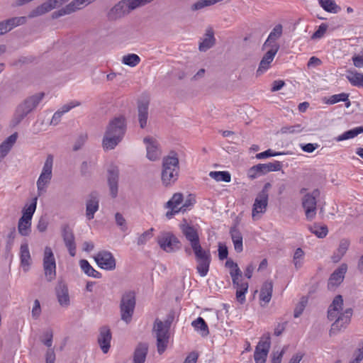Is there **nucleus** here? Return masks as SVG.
I'll return each instance as SVG.
<instances>
[{"mask_svg": "<svg viewBox=\"0 0 363 363\" xmlns=\"http://www.w3.org/2000/svg\"><path fill=\"white\" fill-rule=\"evenodd\" d=\"M352 308H343V298L341 295L336 296L328 310V318L334 323L330 330V335L337 334L350 323L352 315Z\"/></svg>", "mask_w": 363, "mask_h": 363, "instance_id": "obj_1", "label": "nucleus"}, {"mask_svg": "<svg viewBox=\"0 0 363 363\" xmlns=\"http://www.w3.org/2000/svg\"><path fill=\"white\" fill-rule=\"evenodd\" d=\"M126 131V123L123 116L116 117L110 121L103 139V147L113 150L123 140Z\"/></svg>", "mask_w": 363, "mask_h": 363, "instance_id": "obj_2", "label": "nucleus"}, {"mask_svg": "<svg viewBox=\"0 0 363 363\" xmlns=\"http://www.w3.org/2000/svg\"><path fill=\"white\" fill-rule=\"evenodd\" d=\"M44 96L45 94L40 92L25 99L17 106L11 121V125L15 127L18 125L28 113L38 106Z\"/></svg>", "mask_w": 363, "mask_h": 363, "instance_id": "obj_3", "label": "nucleus"}, {"mask_svg": "<svg viewBox=\"0 0 363 363\" xmlns=\"http://www.w3.org/2000/svg\"><path fill=\"white\" fill-rule=\"evenodd\" d=\"M179 159L175 152H171L162 160V182L164 186L173 184L179 177Z\"/></svg>", "mask_w": 363, "mask_h": 363, "instance_id": "obj_4", "label": "nucleus"}, {"mask_svg": "<svg viewBox=\"0 0 363 363\" xmlns=\"http://www.w3.org/2000/svg\"><path fill=\"white\" fill-rule=\"evenodd\" d=\"M53 161V156L48 155L36 182L38 196H42L47 191V189L50 184L52 177Z\"/></svg>", "mask_w": 363, "mask_h": 363, "instance_id": "obj_5", "label": "nucleus"}, {"mask_svg": "<svg viewBox=\"0 0 363 363\" xmlns=\"http://www.w3.org/2000/svg\"><path fill=\"white\" fill-rule=\"evenodd\" d=\"M270 187V183H266L255 199L252 211V217L254 220H258L267 210L269 199L268 191Z\"/></svg>", "mask_w": 363, "mask_h": 363, "instance_id": "obj_6", "label": "nucleus"}, {"mask_svg": "<svg viewBox=\"0 0 363 363\" xmlns=\"http://www.w3.org/2000/svg\"><path fill=\"white\" fill-rule=\"evenodd\" d=\"M135 307V293L133 291H128L123 294L120 303L121 320L125 321L126 323H129L132 320Z\"/></svg>", "mask_w": 363, "mask_h": 363, "instance_id": "obj_7", "label": "nucleus"}, {"mask_svg": "<svg viewBox=\"0 0 363 363\" xmlns=\"http://www.w3.org/2000/svg\"><path fill=\"white\" fill-rule=\"evenodd\" d=\"M157 242L162 250L168 253L179 250L181 247L179 239L169 231H162L157 238Z\"/></svg>", "mask_w": 363, "mask_h": 363, "instance_id": "obj_8", "label": "nucleus"}, {"mask_svg": "<svg viewBox=\"0 0 363 363\" xmlns=\"http://www.w3.org/2000/svg\"><path fill=\"white\" fill-rule=\"evenodd\" d=\"M169 327L161 320L156 319L154 323L153 332L157 338V352L162 354L167 348L169 340Z\"/></svg>", "mask_w": 363, "mask_h": 363, "instance_id": "obj_9", "label": "nucleus"}, {"mask_svg": "<svg viewBox=\"0 0 363 363\" xmlns=\"http://www.w3.org/2000/svg\"><path fill=\"white\" fill-rule=\"evenodd\" d=\"M320 195L318 189H314L311 193L306 194L302 198V206L305 210L306 218L312 220L316 214V199Z\"/></svg>", "mask_w": 363, "mask_h": 363, "instance_id": "obj_10", "label": "nucleus"}, {"mask_svg": "<svg viewBox=\"0 0 363 363\" xmlns=\"http://www.w3.org/2000/svg\"><path fill=\"white\" fill-rule=\"evenodd\" d=\"M282 164L279 161H274L266 164H258L249 169L247 175L250 179H255L270 172L279 171Z\"/></svg>", "mask_w": 363, "mask_h": 363, "instance_id": "obj_11", "label": "nucleus"}, {"mask_svg": "<svg viewBox=\"0 0 363 363\" xmlns=\"http://www.w3.org/2000/svg\"><path fill=\"white\" fill-rule=\"evenodd\" d=\"M270 345V334L264 333L255 347L254 353L255 363H265Z\"/></svg>", "mask_w": 363, "mask_h": 363, "instance_id": "obj_12", "label": "nucleus"}, {"mask_svg": "<svg viewBox=\"0 0 363 363\" xmlns=\"http://www.w3.org/2000/svg\"><path fill=\"white\" fill-rule=\"evenodd\" d=\"M43 269L45 275L48 281H51L56 277L55 259L50 247H45L43 257Z\"/></svg>", "mask_w": 363, "mask_h": 363, "instance_id": "obj_13", "label": "nucleus"}, {"mask_svg": "<svg viewBox=\"0 0 363 363\" xmlns=\"http://www.w3.org/2000/svg\"><path fill=\"white\" fill-rule=\"evenodd\" d=\"M98 266L106 270H113L116 268V260L112 254L107 251L99 252L94 257Z\"/></svg>", "mask_w": 363, "mask_h": 363, "instance_id": "obj_14", "label": "nucleus"}, {"mask_svg": "<svg viewBox=\"0 0 363 363\" xmlns=\"http://www.w3.org/2000/svg\"><path fill=\"white\" fill-rule=\"evenodd\" d=\"M146 145L147 157L150 161L158 160L161 155V150L158 141L152 137H145L143 139Z\"/></svg>", "mask_w": 363, "mask_h": 363, "instance_id": "obj_15", "label": "nucleus"}, {"mask_svg": "<svg viewBox=\"0 0 363 363\" xmlns=\"http://www.w3.org/2000/svg\"><path fill=\"white\" fill-rule=\"evenodd\" d=\"M347 271V265L343 263L331 274L328 281L329 290L335 289L343 281Z\"/></svg>", "mask_w": 363, "mask_h": 363, "instance_id": "obj_16", "label": "nucleus"}, {"mask_svg": "<svg viewBox=\"0 0 363 363\" xmlns=\"http://www.w3.org/2000/svg\"><path fill=\"white\" fill-rule=\"evenodd\" d=\"M107 172L110 194L113 198H116L118 190L119 169L117 166L111 164Z\"/></svg>", "mask_w": 363, "mask_h": 363, "instance_id": "obj_17", "label": "nucleus"}, {"mask_svg": "<svg viewBox=\"0 0 363 363\" xmlns=\"http://www.w3.org/2000/svg\"><path fill=\"white\" fill-rule=\"evenodd\" d=\"M55 294L60 305L67 307L70 304V297L67 284L63 280H59L55 286Z\"/></svg>", "mask_w": 363, "mask_h": 363, "instance_id": "obj_18", "label": "nucleus"}, {"mask_svg": "<svg viewBox=\"0 0 363 363\" xmlns=\"http://www.w3.org/2000/svg\"><path fill=\"white\" fill-rule=\"evenodd\" d=\"M180 229L186 239L189 242L191 247L200 242L197 229L189 224L186 220L180 224Z\"/></svg>", "mask_w": 363, "mask_h": 363, "instance_id": "obj_19", "label": "nucleus"}, {"mask_svg": "<svg viewBox=\"0 0 363 363\" xmlns=\"http://www.w3.org/2000/svg\"><path fill=\"white\" fill-rule=\"evenodd\" d=\"M279 49V45L277 43H274L272 45V48L269 50H268L264 57H262L259 67L257 70V73L259 74H262L264 71L268 69L269 67L270 63L273 61L276 54L277 53Z\"/></svg>", "mask_w": 363, "mask_h": 363, "instance_id": "obj_20", "label": "nucleus"}, {"mask_svg": "<svg viewBox=\"0 0 363 363\" xmlns=\"http://www.w3.org/2000/svg\"><path fill=\"white\" fill-rule=\"evenodd\" d=\"M183 200V195L180 193H176L172 196V199L167 202L166 208L170 209V211L166 213V217L168 219L172 218L174 215L182 211V206H179L182 204Z\"/></svg>", "mask_w": 363, "mask_h": 363, "instance_id": "obj_21", "label": "nucleus"}, {"mask_svg": "<svg viewBox=\"0 0 363 363\" xmlns=\"http://www.w3.org/2000/svg\"><path fill=\"white\" fill-rule=\"evenodd\" d=\"M111 338V330L107 326H103L99 329L97 342L104 354H106L110 349Z\"/></svg>", "mask_w": 363, "mask_h": 363, "instance_id": "obj_22", "label": "nucleus"}, {"mask_svg": "<svg viewBox=\"0 0 363 363\" xmlns=\"http://www.w3.org/2000/svg\"><path fill=\"white\" fill-rule=\"evenodd\" d=\"M231 278L233 284L236 289V298L240 303H243L245 301V294L248 289V283L243 280L242 275Z\"/></svg>", "mask_w": 363, "mask_h": 363, "instance_id": "obj_23", "label": "nucleus"}, {"mask_svg": "<svg viewBox=\"0 0 363 363\" xmlns=\"http://www.w3.org/2000/svg\"><path fill=\"white\" fill-rule=\"evenodd\" d=\"M62 236L65 246L68 249L69 253L72 257L76 255L75 238L72 229L65 225L62 228Z\"/></svg>", "mask_w": 363, "mask_h": 363, "instance_id": "obj_24", "label": "nucleus"}, {"mask_svg": "<svg viewBox=\"0 0 363 363\" xmlns=\"http://www.w3.org/2000/svg\"><path fill=\"white\" fill-rule=\"evenodd\" d=\"M80 102L77 101H71L67 104L63 105L58 111H57L52 116L50 121V125H57L61 121L62 116L69 112L73 108L79 106Z\"/></svg>", "mask_w": 363, "mask_h": 363, "instance_id": "obj_25", "label": "nucleus"}, {"mask_svg": "<svg viewBox=\"0 0 363 363\" xmlns=\"http://www.w3.org/2000/svg\"><path fill=\"white\" fill-rule=\"evenodd\" d=\"M216 43L214 32L212 28H208L206 30L203 38L199 43V49L201 52H206L212 48Z\"/></svg>", "mask_w": 363, "mask_h": 363, "instance_id": "obj_26", "label": "nucleus"}, {"mask_svg": "<svg viewBox=\"0 0 363 363\" xmlns=\"http://www.w3.org/2000/svg\"><path fill=\"white\" fill-rule=\"evenodd\" d=\"M57 6V1H56V0H48L32 11L30 14V17H35L43 15Z\"/></svg>", "mask_w": 363, "mask_h": 363, "instance_id": "obj_27", "label": "nucleus"}, {"mask_svg": "<svg viewBox=\"0 0 363 363\" xmlns=\"http://www.w3.org/2000/svg\"><path fill=\"white\" fill-rule=\"evenodd\" d=\"M18 133H14L0 144V160L5 157L16 142Z\"/></svg>", "mask_w": 363, "mask_h": 363, "instance_id": "obj_28", "label": "nucleus"}, {"mask_svg": "<svg viewBox=\"0 0 363 363\" xmlns=\"http://www.w3.org/2000/svg\"><path fill=\"white\" fill-rule=\"evenodd\" d=\"M148 352V345L147 343H139L133 354L134 363H144L146 359L147 354Z\"/></svg>", "mask_w": 363, "mask_h": 363, "instance_id": "obj_29", "label": "nucleus"}, {"mask_svg": "<svg viewBox=\"0 0 363 363\" xmlns=\"http://www.w3.org/2000/svg\"><path fill=\"white\" fill-rule=\"evenodd\" d=\"M350 245V242L347 239H342L340 241L339 246L336 251L333 253L331 259L333 262H338L342 257L346 254L349 247Z\"/></svg>", "mask_w": 363, "mask_h": 363, "instance_id": "obj_30", "label": "nucleus"}, {"mask_svg": "<svg viewBox=\"0 0 363 363\" xmlns=\"http://www.w3.org/2000/svg\"><path fill=\"white\" fill-rule=\"evenodd\" d=\"M20 259L21 264L25 271L28 270V267L30 264V254L28 249V245L27 242H24L21 244L20 248Z\"/></svg>", "mask_w": 363, "mask_h": 363, "instance_id": "obj_31", "label": "nucleus"}, {"mask_svg": "<svg viewBox=\"0 0 363 363\" xmlns=\"http://www.w3.org/2000/svg\"><path fill=\"white\" fill-rule=\"evenodd\" d=\"M138 121L141 128L147 125L148 118V103L142 101L138 104Z\"/></svg>", "mask_w": 363, "mask_h": 363, "instance_id": "obj_32", "label": "nucleus"}, {"mask_svg": "<svg viewBox=\"0 0 363 363\" xmlns=\"http://www.w3.org/2000/svg\"><path fill=\"white\" fill-rule=\"evenodd\" d=\"M230 233L235 250L237 252H241L243 250L242 235L241 233L235 228H231Z\"/></svg>", "mask_w": 363, "mask_h": 363, "instance_id": "obj_33", "label": "nucleus"}, {"mask_svg": "<svg viewBox=\"0 0 363 363\" xmlns=\"http://www.w3.org/2000/svg\"><path fill=\"white\" fill-rule=\"evenodd\" d=\"M26 22V17L25 16L13 17L7 20L3 21L6 33H8L9 31L11 30L13 28L18 26L25 24Z\"/></svg>", "mask_w": 363, "mask_h": 363, "instance_id": "obj_34", "label": "nucleus"}, {"mask_svg": "<svg viewBox=\"0 0 363 363\" xmlns=\"http://www.w3.org/2000/svg\"><path fill=\"white\" fill-rule=\"evenodd\" d=\"M273 291V284L272 281H266L263 284L260 294L259 298L262 301H264L265 303H267L270 301Z\"/></svg>", "mask_w": 363, "mask_h": 363, "instance_id": "obj_35", "label": "nucleus"}, {"mask_svg": "<svg viewBox=\"0 0 363 363\" xmlns=\"http://www.w3.org/2000/svg\"><path fill=\"white\" fill-rule=\"evenodd\" d=\"M196 271L199 274L204 277L208 274L211 262V257L204 258L201 259H196Z\"/></svg>", "mask_w": 363, "mask_h": 363, "instance_id": "obj_36", "label": "nucleus"}, {"mask_svg": "<svg viewBox=\"0 0 363 363\" xmlns=\"http://www.w3.org/2000/svg\"><path fill=\"white\" fill-rule=\"evenodd\" d=\"M346 78L352 85L363 87V74L355 71L347 70Z\"/></svg>", "mask_w": 363, "mask_h": 363, "instance_id": "obj_37", "label": "nucleus"}, {"mask_svg": "<svg viewBox=\"0 0 363 363\" xmlns=\"http://www.w3.org/2000/svg\"><path fill=\"white\" fill-rule=\"evenodd\" d=\"M282 31V26L281 24L276 25L269 33L268 38L264 44V46L270 45L272 47V45L276 43L275 41L281 36Z\"/></svg>", "mask_w": 363, "mask_h": 363, "instance_id": "obj_38", "label": "nucleus"}, {"mask_svg": "<svg viewBox=\"0 0 363 363\" xmlns=\"http://www.w3.org/2000/svg\"><path fill=\"white\" fill-rule=\"evenodd\" d=\"M194 330L199 333L202 336H207L209 333L208 327L204 319L199 317L191 323Z\"/></svg>", "mask_w": 363, "mask_h": 363, "instance_id": "obj_39", "label": "nucleus"}, {"mask_svg": "<svg viewBox=\"0 0 363 363\" xmlns=\"http://www.w3.org/2000/svg\"><path fill=\"white\" fill-rule=\"evenodd\" d=\"M363 133V126L356 127L353 129L345 131L342 134L335 138L337 142H340L345 140H349L355 138L359 134Z\"/></svg>", "mask_w": 363, "mask_h": 363, "instance_id": "obj_40", "label": "nucleus"}, {"mask_svg": "<svg viewBox=\"0 0 363 363\" xmlns=\"http://www.w3.org/2000/svg\"><path fill=\"white\" fill-rule=\"evenodd\" d=\"M194 252L195 259H201L204 258L211 257L209 249H203L201 242L191 247Z\"/></svg>", "mask_w": 363, "mask_h": 363, "instance_id": "obj_41", "label": "nucleus"}, {"mask_svg": "<svg viewBox=\"0 0 363 363\" xmlns=\"http://www.w3.org/2000/svg\"><path fill=\"white\" fill-rule=\"evenodd\" d=\"M18 231L22 236H28L31 233V220L20 218L18 222Z\"/></svg>", "mask_w": 363, "mask_h": 363, "instance_id": "obj_42", "label": "nucleus"}, {"mask_svg": "<svg viewBox=\"0 0 363 363\" xmlns=\"http://www.w3.org/2000/svg\"><path fill=\"white\" fill-rule=\"evenodd\" d=\"M308 228L311 233L316 235L318 238H323L326 237L328 233V229L325 225H319L315 223L313 225H309Z\"/></svg>", "mask_w": 363, "mask_h": 363, "instance_id": "obj_43", "label": "nucleus"}, {"mask_svg": "<svg viewBox=\"0 0 363 363\" xmlns=\"http://www.w3.org/2000/svg\"><path fill=\"white\" fill-rule=\"evenodd\" d=\"M318 2L320 6L328 12L336 13L340 10L334 0H318Z\"/></svg>", "mask_w": 363, "mask_h": 363, "instance_id": "obj_44", "label": "nucleus"}, {"mask_svg": "<svg viewBox=\"0 0 363 363\" xmlns=\"http://www.w3.org/2000/svg\"><path fill=\"white\" fill-rule=\"evenodd\" d=\"M37 200L38 198L35 197L31 203L27 206L26 208L23 211V215L21 218L31 220L33 213L35 211L36 206H37Z\"/></svg>", "mask_w": 363, "mask_h": 363, "instance_id": "obj_45", "label": "nucleus"}, {"mask_svg": "<svg viewBox=\"0 0 363 363\" xmlns=\"http://www.w3.org/2000/svg\"><path fill=\"white\" fill-rule=\"evenodd\" d=\"M209 176L217 182H230L231 180L230 174L228 172H211Z\"/></svg>", "mask_w": 363, "mask_h": 363, "instance_id": "obj_46", "label": "nucleus"}, {"mask_svg": "<svg viewBox=\"0 0 363 363\" xmlns=\"http://www.w3.org/2000/svg\"><path fill=\"white\" fill-rule=\"evenodd\" d=\"M304 255L303 250L300 247L295 250L293 257V263L296 269H300L303 266Z\"/></svg>", "mask_w": 363, "mask_h": 363, "instance_id": "obj_47", "label": "nucleus"}, {"mask_svg": "<svg viewBox=\"0 0 363 363\" xmlns=\"http://www.w3.org/2000/svg\"><path fill=\"white\" fill-rule=\"evenodd\" d=\"M155 229L153 228L145 231L140 234L137 238V245L138 246H143L153 237V232Z\"/></svg>", "mask_w": 363, "mask_h": 363, "instance_id": "obj_48", "label": "nucleus"}, {"mask_svg": "<svg viewBox=\"0 0 363 363\" xmlns=\"http://www.w3.org/2000/svg\"><path fill=\"white\" fill-rule=\"evenodd\" d=\"M140 62V57L136 54H128L124 55L122 59V62L124 65L134 67L138 65Z\"/></svg>", "mask_w": 363, "mask_h": 363, "instance_id": "obj_49", "label": "nucleus"}, {"mask_svg": "<svg viewBox=\"0 0 363 363\" xmlns=\"http://www.w3.org/2000/svg\"><path fill=\"white\" fill-rule=\"evenodd\" d=\"M349 94L346 93H341L338 94H335L330 96L329 99V103L331 104H336L340 101H347L346 106L349 107L350 105V102L348 99Z\"/></svg>", "mask_w": 363, "mask_h": 363, "instance_id": "obj_50", "label": "nucleus"}, {"mask_svg": "<svg viewBox=\"0 0 363 363\" xmlns=\"http://www.w3.org/2000/svg\"><path fill=\"white\" fill-rule=\"evenodd\" d=\"M89 3V0H74L67 5V8L70 10V13H73L78 9H82L85 5Z\"/></svg>", "mask_w": 363, "mask_h": 363, "instance_id": "obj_51", "label": "nucleus"}, {"mask_svg": "<svg viewBox=\"0 0 363 363\" xmlns=\"http://www.w3.org/2000/svg\"><path fill=\"white\" fill-rule=\"evenodd\" d=\"M115 220L116 225L120 228L121 230L125 232L128 230L126 220L121 213H116L115 214Z\"/></svg>", "mask_w": 363, "mask_h": 363, "instance_id": "obj_52", "label": "nucleus"}, {"mask_svg": "<svg viewBox=\"0 0 363 363\" xmlns=\"http://www.w3.org/2000/svg\"><path fill=\"white\" fill-rule=\"evenodd\" d=\"M52 337L53 333L51 329L47 330L43 334V338L41 341L48 349L52 348Z\"/></svg>", "mask_w": 363, "mask_h": 363, "instance_id": "obj_53", "label": "nucleus"}, {"mask_svg": "<svg viewBox=\"0 0 363 363\" xmlns=\"http://www.w3.org/2000/svg\"><path fill=\"white\" fill-rule=\"evenodd\" d=\"M328 26L326 23H321L317 30L312 35L311 39L317 40L322 38L328 30Z\"/></svg>", "mask_w": 363, "mask_h": 363, "instance_id": "obj_54", "label": "nucleus"}, {"mask_svg": "<svg viewBox=\"0 0 363 363\" xmlns=\"http://www.w3.org/2000/svg\"><path fill=\"white\" fill-rule=\"evenodd\" d=\"M16 235V228H12L7 235V241L6 245V250L8 252H10L13 247L14 240Z\"/></svg>", "mask_w": 363, "mask_h": 363, "instance_id": "obj_55", "label": "nucleus"}, {"mask_svg": "<svg viewBox=\"0 0 363 363\" xmlns=\"http://www.w3.org/2000/svg\"><path fill=\"white\" fill-rule=\"evenodd\" d=\"M302 128L299 124L292 125V126H286L283 127L281 128V132L283 133H298L301 132Z\"/></svg>", "mask_w": 363, "mask_h": 363, "instance_id": "obj_56", "label": "nucleus"}, {"mask_svg": "<svg viewBox=\"0 0 363 363\" xmlns=\"http://www.w3.org/2000/svg\"><path fill=\"white\" fill-rule=\"evenodd\" d=\"M306 303H307V300L304 297H303L301 298V301L299 302L298 305L296 307V308L294 310V315L295 318H298L301 315L303 311L304 310Z\"/></svg>", "mask_w": 363, "mask_h": 363, "instance_id": "obj_57", "label": "nucleus"}, {"mask_svg": "<svg viewBox=\"0 0 363 363\" xmlns=\"http://www.w3.org/2000/svg\"><path fill=\"white\" fill-rule=\"evenodd\" d=\"M41 313V308L40 301L38 299H35L33 303V306L32 308V316L34 319H38Z\"/></svg>", "mask_w": 363, "mask_h": 363, "instance_id": "obj_58", "label": "nucleus"}, {"mask_svg": "<svg viewBox=\"0 0 363 363\" xmlns=\"http://www.w3.org/2000/svg\"><path fill=\"white\" fill-rule=\"evenodd\" d=\"M87 139L86 135H80L78 138L77 139L74 146H73V150L77 151L82 148V147L85 143L86 140Z\"/></svg>", "mask_w": 363, "mask_h": 363, "instance_id": "obj_59", "label": "nucleus"}, {"mask_svg": "<svg viewBox=\"0 0 363 363\" xmlns=\"http://www.w3.org/2000/svg\"><path fill=\"white\" fill-rule=\"evenodd\" d=\"M70 13H71L70 10L69 9V8H67V6H65V7L62 8L61 9L53 12L52 13V18L53 19H55V18H60L62 16L68 15Z\"/></svg>", "mask_w": 363, "mask_h": 363, "instance_id": "obj_60", "label": "nucleus"}, {"mask_svg": "<svg viewBox=\"0 0 363 363\" xmlns=\"http://www.w3.org/2000/svg\"><path fill=\"white\" fill-rule=\"evenodd\" d=\"M218 257L220 260H223L228 257V251L225 245L219 243L218 245Z\"/></svg>", "mask_w": 363, "mask_h": 363, "instance_id": "obj_61", "label": "nucleus"}, {"mask_svg": "<svg viewBox=\"0 0 363 363\" xmlns=\"http://www.w3.org/2000/svg\"><path fill=\"white\" fill-rule=\"evenodd\" d=\"M55 353L53 348L48 349L45 353L46 363H55Z\"/></svg>", "mask_w": 363, "mask_h": 363, "instance_id": "obj_62", "label": "nucleus"}, {"mask_svg": "<svg viewBox=\"0 0 363 363\" xmlns=\"http://www.w3.org/2000/svg\"><path fill=\"white\" fill-rule=\"evenodd\" d=\"M195 203V200L191 196H189L182 206V212H186Z\"/></svg>", "mask_w": 363, "mask_h": 363, "instance_id": "obj_63", "label": "nucleus"}, {"mask_svg": "<svg viewBox=\"0 0 363 363\" xmlns=\"http://www.w3.org/2000/svg\"><path fill=\"white\" fill-rule=\"evenodd\" d=\"M198 357L199 355L196 352H192L188 354L184 363H196Z\"/></svg>", "mask_w": 363, "mask_h": 363, "instance_id": "obj_64", "label": "nucleus"}]
</instances>
